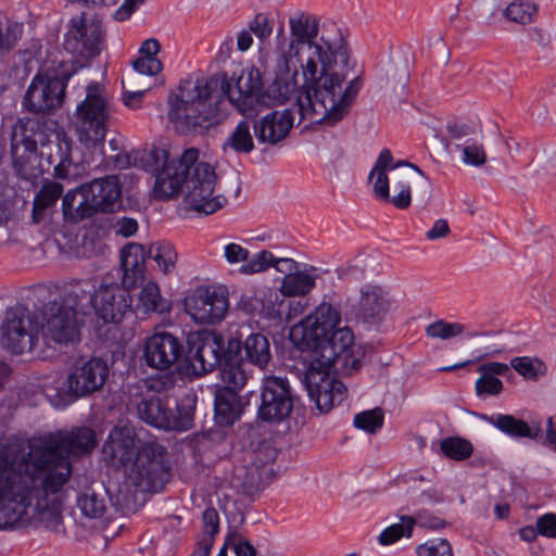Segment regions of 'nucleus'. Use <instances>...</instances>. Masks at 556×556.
Wrapping results in <instances>:
<instances>
[{
    "instance_id": "1",
    "label": "nucleus",
    "mask_w": 556,
    "mask_h": 556,
    "mask_svg": "<svg viewBox=\"0 0 556 556\" xmlns=\"http://www.w3.org/2000/svg\"><path fill=\"white\" fill-rule=\"evenodd\" d=\"M96 445L89 427L10 440L0 448V528L41 523L63 533L65 485L73 473L67 456H84Z\"/></svg>"
},
{
    "instance_id": "2",
    "label": "nucleus",
    "mask_w": 556,
    "mask_h": 556,
    "mask_svg": "<svg viewBox=\"0 0 556 556\" xmlns=\"http://www.w3.org/2000/svg\"><path fill=\"white\" fill-rule=\"evenodd\" d=\"M274 84L275 80L263 93L261 73L254 66L233 73L229 79L225 75L186 79L175 98L169 100L168 116L181 131L203 134L224 118L222 94L245 117L255 116L263 105L283 103L290 97L278 99Z\"/></svg>"
},
{
    "instance_id": "3",
    "label": "nucleus",
    "mask_w": 556,
    "mask_h": 556,
    "mask_svg": "<svg viewBox=\"0 0 556 556\" xmlns=\"http://www.w3.org/2000/svg\"><path fill=\"white\" fill-rule=\"evenodd\" d=\"M299 68L305 88L294 105L300 122L332 127L344 119L362 88L359 77L348 80L354 70L348 46L326 58L314 54Z\"/></svg>"
},
{
    "instance_id": "4",
    "label": "nucleus",
    "mask_w": 556,
    "mask_h": 556,
    "mask_svg": "<svg viewBox=\"0 0 556 556\" xmlns=\"http://www.w3.org/2000/svg\"><path fill=\"white\" fill-rule=\"evenodd\" d=\"M217 180L215 167L199 161V150L189 148L180 155L178 165H169L159 176L154 194L160 200H168L184 191L185 202L190 210L210 215L227 203L223 194L213 195Z\"/></svg>"
},
{
    "instance_id": "5",
    "label": "nucleus",
    "mask_w": 556,
    "mask_h": 556,
    "mask_svg": "<svg viewBox=\"0 0 556 556\" xmlns=\"http://www.w3.org/2000/svg\"><path fill=\"white\" fill-rule=\"evenodd\" d=\"M290 39H285L276 49L275 84L277 98L293 94L299 88V66L318 52L326 58L339 48L346 47L342 38L330 41L324 36L315 41L319 31V20L309 13L300 12L289 18Z\"/></svg>"
},
{
    "instance_id": "6",
    "label": "nucleus",
    "mask_w": 556,
    "mask_h": 556,
    "mask_svg": "<svg viewBox=\"0 0 556 556\" xmlns=\"http://www.w3.org/2000/svg\"><path fill=\"white\" fill-rule=\"evenodd\" d=\"M353 342L352 330L348 326L339 325L329 336L317 342L316 346L303 350L307 353L305 362L308 365L303 382L311 400L323 413L340 404L345 396V386L331 375L330 369L340 357L348 358Z\"/></svg>"
},
{
    "instance_id": "7",
    "label": "nucleus",
    "mask_w": 556,
    "mask_h": 556,
    "mask_svg": "<svg viewBox=\"0 0 556 556\" xmlns=\"http://www.w3.org/2000/svg\"><path fill=\"white\" fill-rule=\"evenodd\" d=\"M40 146L39 154L47 159L54 168V176L59 179H70L72 173V140L63 131H53L46 135L37 122H18L11 136V154L13 165L17 173L25 178L35 174L30 173L27 164L36 157Z\"/></svg>"
},
{
    "instance_id": "8",
    "label": "nucleus",
    "mask_w": 556,
    "mask_h": 556,
    "mask_svg": "<svg viewBox=\"0 0 556 556\" xmlns=\"http://www.w3.org/2000/svg\"><path fill=\"white\" fill-rule=\"evenodd\" d=\"M88 292L81 285L66 288L63 294L46 306L42 336L50 343L74 344L80 340V315L87 312Z\"/></svg>"
},
{
    "instance_id": "9",
    "label": "nucleus",
    "mask_w": 556,
    "mask_h": 556,
    "mask_svg": "<svg viewBox=\"0 0 556 556\" xmlns=\"http://www.w3.org/2000/svg\"><path fill=\"white\" fill-rule=\"evenodd\" d=\"M110 368L101 357L77 359L68 368L65 379L50 376L43 391L53 405H65L72 400L85 397L99 391L109 377Z\"/></svg>"
},
{
    "instance_id": "10",
    "label": "nucleus",
    "mask_w": 556,
    "mask_h": 556,
    "mask_svg": "<svg viewBox=\"0 0 556 556\" xmlns=\"http://www.w3.org/2000/svg\"><path fill=\"white\" fill-rule=\"evenodd\" d=\"M110 111V98L104 87L98 83L89 84L86 98L75 113L74 126L80 143L89 148L104 140Z\"/></svg>"
},
{
    "instance_id": "11",
    "label": "nucleus",
    "mask_w": 556,
    "mask_h": 556,
    "mask_svg": "<svg viewBox=\"0 0 556 556\" xmlns=\"http://www.w3.org/2000/svg\"><path fill=\"white\" fill-rule=\"evenodd\" d=\"M169 465L166 450L154 439L143 442L127 471V480L142 492H156L167 480Z\"/></svg>"
},
{
    "instance_id": "12",
    "label": "nucleus",
    "mask_w": 556,
    "mask_h": 556,
    "mask_svg": "<svg viewBox=\"0 0 556 556\" xmlns=\"http://www.w3.org/2000/svg\"><path fill=\"white\" fill-rule=\"evenodd\" d=\"M341 324L339 308L330 303H320L313 313L290 329V340L301 351L316 346L317 342Z\"/></svg>"
},
{
    "instance_id": "13",
    "label": "nucleus",
    "mask_w": 556,
    "mask_h": 556,
    "mask_svg": "<svg viewBox=\"0 0 556 556\" xmlns=\"http://www.w3.org/2000/svg\"><path fill=\"white\" fill-rule=\"evenodd\" d=\"M33 319L27 308L15 306L7 309L1 326L0 342L12 354H23L34 346Z\"/></svg>"
},
{
    "instance_id": "14",
    "label": "nucleus",
    "mask_w": 556,
    "mask_h": 556,
    "mask_svg": "<svg viewBox=\"0 0 556 556\" xmlns=\"http://www.w3.org/2000/svg\"><path fill=\"white\" fill-rule=\"evenodd\" d=\"M292 406L293 401L287 379L276 376L265 377L257 410L258 418L268 422H280L290 415Z\"/></svg>"
},
{
    "instance_id": "15",
    "label": "nucleus",
    "mask_w": 556,
    "mask_h": 556,
    "mask_svg": "<svg viewBox=\"0 0 556 556\" xmlns=\"http://www.w3.org/2000/svg\"><path fill=\"white\" fill-rule=\"evenodd\" d=\"M104 46L102 22L81 17L66 35L64 48L74 55L91 59L100 54Z\"/></svg>"
},
{
    "instance_id": "16",
    "label": "nucleus",
    "mask_w": 556,
    "mask_h": 556,
    "mask_svg": "<svg viewBox=\"0 0 556 556\" xmlns=\"http://www.w3.org/2000/svg\"><path fill=\"white\" fill-rule=\"evenodd\" d=\"M186 354L180 338L170 332L162 331L148 337L143 345L146 364L154 369L167 370L176 365Z\"/></svg>"
},
{
    "instance_id": "17",
    "label": "nucleus",
    "mask_w": 556,
    "mask_h": 556,
    "mask_svg": "<svg viewBox=\"0 0 556 556\" xmlns=\"http://www.w3.org/2000/svg\"><path fill=\"white\" fill-rule=\"evenodd\" d=\"M88 292L87 308L92 306L94 313L105 323H119L131 307L127 288L118 285L101 286L93 294Z\"/></svg>"
},
{
    "instance_id": "18",
    "label": "nucleus",
    "mask_w": 556,
    "mask_h": 556,
    "mask_svg": "<svg viewBox=\"0 0 556 556\" xmlns=\"http://www.w3.org/2000/svg\"><path fill=\"white\" fill-rule=\"evenodd\" d=\"M65 86L59 77L37 75L26 91L24 106L35 113L56 109L63 102Z\"/></svg>"
},
{
    "instance_id": "19",
    "label": "nucleus",
    "mask_w": 556,
    "mask_h": 556,
    "mask_svg": "<svg viewBox=\"0 0 556 556\" xmlns=\"http://www.w3.org/2000/svg\"><path fill=\"white\" fill-rule=\"evenodd\" d=\"M185 309L199 324H214L225 317L228 299L215 290L200 289L186 298Z\"/></svg>"
},
{
    "instance_id": "20",
    "label": "nucleus",
    "mask_w": 556,
    "mask_h": 556,
    "mask_svg": "<svg viewBox=\"0 0 556 556\" xmlns=\"http://www.w3.org/2000/svg\"><path fill=\"white\" fill-rule=\"evenodd\" d=\"M223 353V337L216 332H205L197 338L188 361L194 372H208L220 364Z\"/></svg>"
},
{
    "instance_id": "21",
    "label": "nucleus",
    "mask_w": 556,
    "mask_h": 556,
    "mask_svg": "<svg viewBox=\"0 0 556 556\" xmlns=\"http://www.w3.org/2000/svg\"><path fill=\"white\" fill-rule=\"evenodd\" d=\"M293 124L292 109L271 111L254 123L255 137L262 143L275 146L289 135Z\"/></svg>"
},
{
    "instance_id": "22",
    "label": "nucleus",
    "mask_w": 556,
    "mask_h": 556,
    "mask_svg": "<svg viewBox=\"0 0 556 556\" xmlns=\"http://www.w3.org/2000/svg\"><path fill=\"white\" fill-rule=\"evenodd\" d=\"M390 306L391 302L382 288L368 285L361 289L355 315L364 323L378 324L384 319Z\"/></svg>"
},
{
    "instance_id": "23",
    "label": "nucleus",
    "mask_w": 556,
    "mask_h": 556,
    "mask_svg": "<svg viewBox=\"0 0 556 556\" xmlns=\"http://www.w3.org/2000/svg\"><path fill=\"white\" fill-rule=\"evenodd\" d=\"M136 451L135 434L128 426L114 427L103 445V455L112 466H126Z\"/></svg>"
},
{
    "instance_id": "24",
    "label": "nucleus",
    "mask_w": 556,
    "mask_h": 556,
    "mask_svg": "<svg viewBox=\"0 0 556 556\" xmlns=\"http://www.w3.org/2000/svg\"><path fill=\"white\" fill-rule=\"evenodd\" d=\"M87 198L99 212H113L121 205L122 188L116 176H105L85 185Z\"/></svg>"
},
{
    "instance_id": "25",
    "label": "nucleus",
    "mask_w": 556,
    "mask_h": 556,
    "mask_svg": "<svg viewBox=\"0 0 556 556\" xmlns=\"http://www.w3.org/2000/svg\"><path fill=\"white\" fill-rule=\"evenodd\" d=\"M146 252L143 245L129 243L121 251V266L123 269V286L127 289L136 287L143 280L146 274Z\"/></svg>"
},
{
    "instance_id": "26",
    "label": "nucleus",
    "mask_w": 556,
    "mask_h": 556,
    "mask_svg": "<svg viewBox=\"0 0 556 556\" xmlns=\"http://www.w3.org/2000/svg\"><path fill=\"white\" fill-rule=\"evenodd\" d=\"M137 414L148 425L157 429L168 430L170 408L160 395H143L137 403Z\"/></svg>"
},
{
    "instance_id": "27",
    "label": "nucleus",
    "mask_w": 556,
    "mask_h": 556,
    "mask_svg": "<svg viewBox=\"0 0 556 556\" xmlns=\"http://www.w3.org/2000/svg\"><path fill=\"white\" fill-rule=\"evenodd\" d=\"M396 172L392 153L389 149H383L379 153L370 173L368 180L372 182V192L377 199L389 198L390 175Z\"/></svg>"
},
{
    "instance_id": "28",
    "label": "nucleus",
    "mask_w": 556,
    "mask_h": 556,
    "mask_svg": "<svg viewBox=\"0 0 556 556\" xmlns=\"http://www.w3.org/2000/svg\"><path fill=\"white\" fill-rule=\"evenodd\" d=\"M477 370L480 374L475 383L478 396L498 395L503 391V382L496 376H505L509 371L507 364L489 362L481 364Z\"/></svg>"
},
{
    "instance_id": "29",
    "label": "nucleus",
    "mask_w": 556,
    "mask_h": 556,
    "mask_svg": "<svg viewBox=\"0 0 556 556\" xmlns=\"http://www.w3.org/2000/svg\"><path fill=\"white\" fill-rule=\"evenodd\" d=\"M483 419L503 433L513 438L539 439L542 437V430L539 424L530 426L513 415L497 414L483 416Z\"/></svg>"
},
{
    "instance_id": "30",
    "label": "nucleus",
    "mask_w": 556,
    "mask_h": 556,
    "mask_svg": "<svg viewBox=\"0 0 556 556\" xmlns=\"http://www.w3.org/2000/svg\"><path fill=\"white\" fill-rule=\"evenodd\" d=\"M241 352L247 364L265 369L271 361V350L268 338L260 332L249 334L241 345Z\"/></svg>"
},
{
    "instance_id": "31",
    "label": "nucleus",
    "mask_w": 556,
    "mask_h": 556,
    "mask_svg": "<svg viewBox=\"0 0 556 556\" xmlns=\"http://www.w3.org/2000/svg\"><path fill=\"white\" fill-rule=\"evenodd\" d=\"M85 185L79 190L68 191L62 201L64 217L77 223L99 212L93 202L88 199Z\"/></svg>"
},
{
    "instance_id": "32",
    "label": "nucleus",
    "mask_w": 556,
    "mask_h": 556,
    "mask_svg": "<svg viewBox=\"0 0 556 556\" xmlns=\"http://www.w3.org/2000/svg\"><path fill=\"white\" fill-rule=\"evenodd\" d=\"M252 371L243 358L228 357L220 367L219 377L223 382L222 390L239 392L244 388Z\"/></svg>"
},
{
    "instance_id": "33",
    "label": "nucleus",
    "mask_w": 556,
    "mask_h": 556,
    "mask_svg": "<svg viewBox=\"0 0 556 556\" xmlns=\"http://www.w3.org/2000/svg\"><path fill=\"white\" fill-rule=\"evenodd\" d=\"M317 277L315 267L298 269L282 278L279 290L283 296H304L315 288Z\"/></svg>"
},
{
    "instance_id": "34",
    "label": "nucleus",
    "mask_w": 556,
    "mask_h": 556,
    "mask_svg": "<svg viewBox=\"0 0 556 556\" xmlns=\"http://www.w3.org/2000/svg\"><path fill=\"white\" fill-rule=\"evenodd\" d=\"M170 301L163 298L156 282H147L138 293L135 311L141 314H164L170 311Z\"/></svg>"
},
{
    "instance_id": "35",
    "label": "nucleus",
    "mask_w": 556,
    "mask_h": 556,
    "mask_svg": "<svg viewBox=\"0 0 556 556\" xmlns=\"http://www.w3.org/2000/svg\"><path fill=\"white\" fill-rule=\"evenodd\" d=\"M238 392L219 389L215 394V414L222 425H232L241 415Z\"/></svg>"
},
{
    "instance_id": "36",
    "label": "nucleus",
    "mask_w": 556,
    "mask_h": 556,
    "mask_svg": "<svg viewBox=\"0 0 556 556\" xmlns=\"http://www.w3.org/2000/svg\"><path fill=\"white\" fill-rule=\"evenodd\" d=\"M410 182L412 175L409 173H393L390 175L389 198L380 200L390 202L400 210L407 208L412 203Z\"/></svg>"
},
{
    "instance_id": "37",
    "label": "nucleus",
    "mask_w": 556,
    "mask_h": 556,
    "mask_svg": "<svg viewBox=\"0 0 556 556\" xmlns=\"http://www.w3.org/2000/svg\"><path fill=\"white\" fill-rule=\"evenodd\" d=\"M454 148L460 154V161L464 165L482 167L486 164V150L481 139H465L462 142H455Z\"/></svg>"
},
{
    "instance_id": "38",
    "label": "nucleus",
    "mask_w": 556,
    "mask_h": 556,
    "mask_svg": "<svg viewBox=\"0 0 556 556\" xmlns=\"http://www.w3.org/2000/svg\"><path fill=\"white\" fill-rule=\"evenodd\" d=\"M222 148L225 152L232 150L237 153H250L254 149V141L249 123L247 121L238 123L224 141Z\"/></svg>"
},
{
    "instance_id": "39",
    "label": "nucleus",
    "mask_w": 556,
    "mask_h": 556,
    "mask_svg": "<svg viewBox=\"0 0 556 556\" xmlns=\"http://www.w3.org/2000/svg\"><path fill=\"white\" fill-rule=\"evenodd\" d=\"M148 256L154 260L164 274L176 267L177 253L169 242H155L149 247Z\"/></svg>"
},
{
    "instance_id": "40",
    "label": "nucleus",
    "mask_w": 556,
    "mask_h": 556,
    "mask_svg": "<svg viewBox=\"0 0 556 556\" xmlns=\"http://www.w3.org/2000/svg\"><path fill=\"white\" fill-rule=\"evenodd\" d=\"M416 520L412 516H401L400 522L386 528L378 536L381 545H390L399 541L401 538H410L413 534Z\"/></svg>"
},
{
    "instance_id": "41",
    "label": "nucleus",
    "mask_w": 556,
    "mask_h": 556,
    "mask_svg": "<svg viewBox=\"0 0 556 556\" xmlns=\"http://www.w3.org/2000/svg\"><path fill=\"white\" fill-rule=\"evenodd\" d=\"M440 450L446 457L458 462L469 458L473 453L472 444L459 437L443 439L440 443Z\"/></svg>"
},
{
    "instance_id": "42",
    "label": "nucleus",
    "mask_w": 556,
    "mask_h": 556,
    "mask_svg": "<svg viewBox=\"0 0 556 556\" xmlns=\"http://www.w3.org/2000/svg\"><path fill=\"white\" fill-rule=\"evenodd\" d=\"M63 192V186L55 181L46 182L34 200V217L55 204Z\"/></svg>"
},
{
    "instance_id": "43",
    "label": "nucleus",
    "mask_w": 556,
    "mask_h": 556,
    "mask_svg": "<svg viewBox=\"0 0 556 556\" xmlns=\"http://www.w3.org/2000/svg\"><path fill=\"white\" fill-rule=\"evenodd\" d=\"M538 8L533 2L527 0H515L505 9V16L518 24L532 23Z\"/></svg>"
},
{
    "instance_id": "44",
    "label": "nucleus",
    "mask_w": 556,
    "mask_h": 556,
    "mask_svg": "<svg viewBox=\"0 0 556 556\" xmlns=\"http://www.w3.org/2000/svg\"><path fill=\"white\" fill-rule=\"evenodd\" d=\"M466 332V326L460 323L435 320L426 327V334L432 339L450 340Z\"/></svg>"
},
{
    "instance_id": "45",
    "label": "nucleus",
    "mask_w": 556,
    "mask_h": 556,
    "mask_svg": "<svg viewBox=\"0 0 556 556\" xmlns=\"http://www.w3.org/2000/svg\"><path fill=\"white\" fill-rule=\"evenodd\" d=\"M77 507L81 514L91 519L100 518L105 511L103 498L93 491H86L77 497Z\"/></svg>"
},
{
    "instance_id": "46",
    "label": "nucleus",
    "mask_w": 556,
    "mask_h": 556,
    "mask_svg": "<svg viewBox=\"0 0 556 556\" xmlns=\"http://www.w3.org/2000/svg\"><path fill=\"white\" fill-rule=\"evenodd\" d=\"M203 520V553L200 556H206L213 543V536L219 531V516L215 508H206L202 514Z\"/></svg>"
},
{
    "instance_id": "47",
    "label": "nucleus",
    "mask_w": 556,
    "mask_h": 556,
    "mask_svg": "<svg viewBox=\"0 0 556 556\" xmlns=\"http://www.w3.org/2000/svg\"><path fill=\"white\" fill-rule=\"evenodd\" d=\"M510 366L519 375L530 380L538 379L545 371L544 364L540 359L528 356L514 357L510 361Z\"/></svg>"
},
{
    "instance_id": "48",
    "label": "nucleus",
    "mask_w": 556,
    "mask_h": 556,
    "mask_svg": "<svg viewBox=\"0 0 556 556\" xmlns=\"http://www.w3.org/2000/svg\"><path fill=\"white\" fill-rule=\"evenodd\" d=\"M354 426L368 433L377 432L383 425V413L380 408L358 413L354 417Z\"/></svg>"
},
{
    "instance_id": "49",
    "label": "nucleus",
    "mask_w": 556,
    "mask_h": 556,
    "mask_svg": "<svg viewBox=\"0 0 556 556\" xmlns=\"http://www.w3.org/2000/svg\"><path fill=\"white\" fill-rule=\"evenodd\" d=\"M148 169L156 173L155 181L159 176L172 164L178 165L179 159L169 161V153L162 147H153L148 154Z\"/></svg>"
},
{
    "instance_id": "50",
    "label": "nucleus",
    "mask_w": 556,
    "mask_h": 556,
    "mask_svg": "<svg viewBox=\"0 0 556 556\" xmlns=\"http://www.w3.org/2000/svg\"><path fill=\"white\" fill-rule=\"evenodd\" d=\"M274 254L267 250L255 253L245 264L240 267V273L244 275H253L266 271L273 267Z\"/></svg>"
},
{
    "instance_id": "51",
    "label": "nucleus",
    "mask_w": 556,
    "mask_h": 556,
    "mask_svg": "<svg viewBox=\"0 0 556 556\" xmlns=\"http://www.w3.org/2000/svg\"><path fill=\"white\" fill-rule=\"evenodd\" d=\"M194 409L191 405L179 404L176 414L170 410L168 430L185 431L192 427Z\"/></svg>"
},
{
    "instance_id": "52",
    "label": "nucleus",
    "mask_w": 556,
    "mask_h": 556,
    "mask_svg": "<svg viewBox=\"0 0 556 556\" xmlns=\"http://www.w3.org/2000/svg\"><path fill=\"white\" fill-rule=\"evenodd\" d=\"M218 556H256V549L247 540L236 536L225 542Z\"/></svg>"
},
{
    "instance_id": "53",
    "label": "nucleus",
    "mask_w": 556,
    "mask_h": 556,
    "mask_svg": "<svg viewBox=\"0 0 556 556\" xmlns=\"http://www.w3.org/2000/svg\"><path fill=\"white\" fill-rule=\"evenodd\" d=\"M417 556H453L452 546L445 539L429 540L416 548Z\"/></svg>"
},
{
    "instance_id": "54",
    "label": "nucleus",
    "mask_w": 556,
    "mask_h": 556,
    "mask_svg": "<svg viewBox=\"0 0 556 556\" xmlns=\"http://www.w3.org/2000/svg\"><path fill=\"white\" fill-rule=\"evenodd\" d=\"M266 473V468H258L254 465L248 468L241 482L244 491L248 493L260 491L264 486V476Z\"/></svg>"
},
{
    "instance_id": "55",
    "label": "nucleus",
    "mask_w": 556,
    "mask_h": 556,
    "mask_svg": "<svg viewBox=\"0 0 556 556\" xmlns=\"http://www.w3.org/2000/svg\"><path fill=\"white\" fill-rule=\"evenodd\" d=\"M249 28L261 40L267 39L273 31L270 20L264 13H257L250 22Z\"/></svg>"
},
{
    "instance_id": "56",
    "label": "nucleus",
    "mask_w": 556,
    "mask_h": 556,
    "mask_svg": "<svg viewBox=\"0 0 556 556\" xmlns=\"http://www.w3.org/2000/svg\"><path fill=\"white\" fill-rule=\"evenodd\" d=\"M134 68L140 75L154 76L163 70V64L157 58H138Z\"/></svg>"
},
{
    "instance_id": "57",
    "label": "nucleus",
    "mask_w": 556,
    "mask_h": 556,
    "mask_svg": "<svg viewBox=\"0 0 556 556\" xmlns=\"http://www.w3.org/2000/svg\"><path fill=\"white\" fill-rule=\"evenodd\" d=\"M224 255L229 264L248 262L250 252L238 243H228L224 249Z\"/></svg>"
},
{
    "instance_id": "58",
    "label": "nucleus",
    "mask_w": 556,
    "mask_h": 556,
    "mask_svg": "<svg viewBox=\"0 0 556 556\" xmlns=\"http://www.w3.org/2000/svg\"><path fill=\"white\" fill-rule=\"evenodd\" d=\"M539 533L546 538L556 539V514H544L536 519Z\"/></svg>"
},
{
    "instance_id": "59",
    "label": "nucleus",
    "mask_w": 556,
    "mask_h": 556,
    "mask_svg": "<svg viewBox=\"0 0 556 556\" xmlns=\"http://www.w3.org/2000/svg\"><path fill=\"white\" fill-rule=\"evenodd\" d=\"M447 131L452 140L462 142L470 138L469 136L473 134V128L467 124L453 123L447 126Z\"/></svg>"
},
{
    "instance_id": "60",
    "label": "nucleus",
    "mask_w": 556,
    "mask_h": 556,
    "mask_svg": "<svg viewBox=\"0 0 556 556\" xmlns=\"http://www.w3.org/2000/svg\"><path fill=\"white\" fill-rule=\"evenodd\" d=\"M451 228L446 219H437L432 227L426 232V238L430 241L445 238L450 235Z\"/></svg>"
},
{
    "instance_id": "61",
    "label": "nucleus",
    "mask_w": 556,
    "mask_h": 556,
    "mask_svg": "<svg viewBox=\"0 0 556 556\" xmlns=\"http://www.w3.org/2000/svg\"><path fill=\"white\" fill-rule=\"evenodd\" d=\"M415 520L419 526L433 530L442 529L445 527V521L443 519L427 511L419 513Z\"/></svg>"
},
{
    "instance_id": "62",
    "label": "nucleus",
    "mask_w": 556,
    "mask_h": 556,
    "mask_svg": "<svg viewBox=\"0 0 556 556\" xmlns=\"http://www.w3.org/2000/svg\"><path fill=\"white\" fill-rule=\"evenodd\" d=\"M273 268L278 273L288 276L299 269V263L293 258L274 256Z\"/></svg>"
},
{
    "instance_id": "63",
    "label": "nucleus",
    "mask_w": 556,
    "mask_h": 556,
    "mask_svg": "<svg viewBox=\"0 0 556 556\" xmlns=\"http://www.w3.org/2000/svg\"><path fill=\"white\" fill-rule=\"evenodd\" d=\"M148 89L125 90L123 94L124 104L130 109H138Z\"/></svg>"
},
{
    "instance_id": "64",
    "label": "nucleus",
    "mask_w": 556,
    "mask_h": 556,
    "mask_svg": "<svg viewBox=\"0 0 556 556\" xmlns=\"http://www.w3.org/2000/svg\"><path fill=\"white\" fill-rule=\"evenodd\" d=\"M144 0H125L124 3L115 12V18L117 21L127 20Z\"/></svg>"
}]
</instances>
